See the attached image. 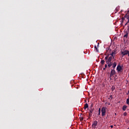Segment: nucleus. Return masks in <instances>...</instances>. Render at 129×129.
Wrapping results in <instances>:
<instances>
[{
  "instance_id": "nucleus-1",
  "label": "nucleus",
  "mask_w": 129,
  "mask_h": 129,
  "mask_svg": "<svg viewBox=\"0 0 129 129\" xmlns=\"http://www.w3.org/2000/svg\"><path fill=\"white\" fill-rule=\"evenodd\" d=\"M121 54L122 55V57H123V56H125V55H128L129 57V51L127 50H123L121 52Z\"/></svg>"
},
{
  "instance_id": "nucleus-2",
  "label": "nucleus",
  "mask_w": 129,
  "mask_h": 129,
  "mask_svg": "<svg viewBox=\"0 0 129 129\" xmlns=\"http://www.w3.org/2000/svg\"><path fill=\"white\" fill-rule=\"evenodd\" d=\"M102 112V116H104L105 115V113H106V108L103 107L101 109Z\"/></svg>"
},
{
  "instance_id": "nucleus-3",
  "label": "nucleus",
  "mask_w": 129,
  "mask_h": 129,
  "mask_svg": "<svg viewBox=\"0 0 129 129\" xmlns=\"http://www.w3.org/2000/svg\"><path fill=\"white\" fill-rule=\"evenodd\" d=\"M113 59H114V56L111 55L108 57V60H106V62L112 63L111 60H112Z\"/></svg>"
},
{
  "instance_id": "nucleus-4",
  "label": "nucleus",
  "mask_w": 129,
  "mask_h": 129,
  "mask_svg": "<svg viewBox=\"0 0 129 129\" xmlns=\"http://www.w3.org/2000/svg\"><path fill=\"white\" fill-rule=\"evenodd\" d=\"M117 71H118V72H122V67L119 64L117 67Z\"/></svg>"
},
{
  "instance_id": "nucleus-5",
  "label": "nucleus",
  "mask_w": 129,
  "mask_h": 129,
  "mask_svg": "<svg viewBox=\"0 0 129 129\" xmlns=\"http://www.w3.org/2000/svg\"><path fill=\"white\" fill-rule=\"evenodd\" d=\"M124 36L123 38H125V39H127V37H128V31H124Z\"/></svg>"
},
{
  "instance_id": "nucleus-6",
  "label": "nucleus",
  "mask_w": 129,
  "mask_h": 129,
  "mask_svg": "<svg viewBox=\"0 0 129 129\" xmlns=\"http://www.w3.org/2000/svg\"><path fill=\"white\" fill-rule=\"evenodd\" d=\"M124 18L125 19H126V20H128L127 22L125 23V26L127 25V24H128L129 23V14H126L125 16H124Z\"/></svg>"
},
{
  "instance_id": "nucleus-7",
  "label": "nucleus",
  "mask_w": 129,
  "mask_h": 129,
  "mask_svg": "<svg viewBox=\"0 0 129 129\" xmlns=\"http://www.w3.org/2000/svg\"><path fill=\"white\" fill-rule=\"evenodd\" d=\"M93 109H91L89 112V118H90L92 116V113L93 112Z\"/></svg>"
},
{
  "instance_id": "nucleus-8",
  "label": "nucleus",
  "mask_w": 129,
  "mask_h": 129,
  "mask_svg": "<svg viewBox=\"0 0 129 129\" xmlns=\"http://www.w3.org/2000/svg\"><path fill=\"white\" fill-rule=\"evenodd\" d=\"M97 123H98V122L97 120H95L93 124H92V127H93L94 128H95L96 127V125H97Z\"/></svg>"
},
{
  "instance_id": "nucleus-9",
  "label": "nucleus",
  "mask_w": 129,
  "mask_h": 129,
  "mask_svg": "<svg viewBox=\"0 0 129 129\" xmlns=\"http://www.w3.org/2000/svg\"><path fill=\"white\" fill-rule=\"evenodd\" d=\"M106 63L108 65V68H110V67H111V66H112V62H106Z\"/></svg>"
},
{
  "instance_id": "nucleus-10",
  "label": "nucleus",
  "mask_w": 129,
  "mask_h": 129,
  "mask_svg": "<svg viewBox=\"0 0 129 129\" xmlns=\"http://www.w3.org/2000/svg\"><path fill=\"white\" fill-rule=\"evenodd\" d=\"M113 70L115 69V67H116V62H114L113 63H112Z\"/></svg>"
},
{
  "instance_id": "nucleus-11",
  "label": "nucleus",
  "mask_w": 129,
  "mask_h": 129,
  "mask_svg": "<svg viewBox=\"0 0 129 129\" xmlns=\"http://www.w3.org/2000/svg\"><path fill=\"white\" fill-rule=\"evenodd\" d=\"M110 74H112V75H114L115 74V70L111 69Z\"/></svg>"
},
{
  "instance_id": "nucleus-12",
  "label": "nucleus",
  "mask_w": 129,
  "mask_h": 129,
  "mask_svg": "<svg viewBox=\"0 0 129 129\" xmlns=\"http://www.w3.org/2000/svg\"><path fill=\"white\" fill-rule=\"evenodd\" d=\"M127 106H126V105H123V107H122V110L124 111H125V110H126V108H127Z\"/></svg>"
},
{
  "instance_id": "nucleus-13",
  "label": "nucleus",
  "mask_w": 129,
  "mask_h": 129,
  "mask_svg": "<svg viewBox=\"0 0 129 129\" xmlns=\"http://www.w3.org/2000/svg\"><path fill=\"white\" fill-rule=\"evenodd\" d=\"M100 63L101 64V66H103V65H104V63H105V61H104V59L101 60Z\"/></svg>"
},
{
  "instance_id": "nucleus-14",
  "label": "nucleus",
  "mask_w": 129,
  "mask_h": 129,
  "mask_svg": "<svg viewBox=\"0 0 129 129\" xmlns=\"http://www.w3.org/2000/svg\"><path fill=\"white\" fill-rule=\"evenodd\" d=\"M116 54V52L115 51H114L113 52H112L111 53V54L110 55H111V56H114V57Z\"/></svg>"
},
{
  "instance_id": "nucleus-15",
  "label": "nucleus",
  "mask_w": 129,
  "mask_h": 129,
  "mask_svg": "<svg viewBox=\"0 0 129 129\" xmlns=\"http://www.w3.org/2000/svg\"><path fill=\"white\" fill-rule=\"evenodd\" d=\"M85 110L86 109V108H88V104L86 103L84 107Z\"/></svg>"
},
{
  "instance_id": "nucleus-16",
  "label": "nucleus",
  "mask_w": 129,
  "mask_h": 129,
  "mask_svg": "<svg viewBox=\"0 0 129 129\" xmlns=\"http://www.w3.org/2000/svg\"><path fill=\"white\" fill-rule=\"evenodd\" d=\"M119 10V8L118 7L116 8L115 11H116L115 13H117Z\"/></svg>"
},
{
  "instance_id": "nucleus-17",
  "label": "nucleus",
  "mask_w": 129,
  "mask_h": 129,
  "mask_svg": "<svg viewBox=\"0 0 129 129\" xmlns=\"http://www.w3.org/2000/svg\"><path fill=\"white\" fill-rule=\"evenodd\" d=\"M128 98H129V96H128ZM126 103L129 105V98L126 99Z\"/></svg>"
},
{
  "instance_id": "nucleus-18",
  "label": "nucleus",
  "mask_w": 129,
  "mask_h": 129,
  "mask_svg": "<svg viewBox=\"0 0 129 129\" xmlns=\"http://www.w3.org/2000/svg\"><path fill=\"white\" fill-rule=\"evenodd\" d=\"M115 89V87H114V86H112L111 87V90L112 91H113V90H114Z\"/></svg>"
},
{
  "instance_id": "nucleus-19",
  "label": "nucleus",
  "mask_w": 129,
  "mask_h": 129,
  "mask_svg": "<svg viewBox=\"0 0 129 129\" xmlns=\"http://www.w3.org/2000/svg\"><path fill=\"white\" fill-rule=\"evenodd\" d=\"M95 49H96L97 52H98V48L96 47V45H95L94 46Z\"/></svg>"
},
{
  "instance_id": "nucleus-20",
  "label": "nucleus",
  "mask_w": 129,
  "mask_h": 129,
  "mask_svg": "<svg viewBox=\"0 0 129 129\" xmlns=\"http://www.w3.org/2000/svg\"><path fill=\"white\" fill-rule=\"evenodd\" d=\"M104 60H106V61H107V60H108V56H105Z\"/></svg>"
},
{
  "instance_id": "nucleus-21",
  "label": "nucleus",
  "mask_w": 129,
  "mask_h": 129,
  "mask_svg": "<svg viewBox=\"0 0 129 129\" xmlns=\"http://www.w3.org/2000/svg\"><path fill=\"white\" fill-rule=\"evenodd\" d=\"M110 98H111V99H112V98H113V97H112V95H110L109 98H108V99H110Z\"/></svg>"
},
{
  "instance_id": "nucleus-22",
  "label": "nucleus",
  "mask_w": 129,
  "mask_h": 129,
  "mask_svg": "<svg viewBox=\"0 0 129 129\" xmlns=\"http://www.w3.org/2000/svg\"><path fill=\"white\" fill-rule=\"evenodd\" d=\"M112 76H113V75L110 74V80H111V77H112Z\"/></svg>"
},
{
  "instance_id": "nucleus-23",
  "label": "nucleus",
  "mask_w": 129,
  "mask_h": 129,
  "mask_svg": "<svg viewBox=\"0 0 129 129\" xmlns=\"http://www.w3.org/2000/svg\"><path fill=\"white\" fill-rule=\"evenodd\" d=\"M127 114V113L126 112H124V113H123V115L124 116H126Z\"/></svg>"
},
{
  "instance_id": "nucleus-24",
  "label": "nucleus",
  "mask_w": 129,
  "mask_h": 129,
  "mask_svg": "<svg viewBox=\"0 0 129 129\" xmlns=\"http://www.w3.org/2000/svg\"><path fill=\"white\" fill-rule=\"evenodd\" d=\"M80 119L81 121L83 120V117H80Z\"/></svg>"
},
{
  "instance_id": "nucleus-25",
  "label": "nucleus",
  "mask_w": 129,
  "mask_h": 129,
  "mask_svg": "<svg viewBox=\"0 0 129 129\" xmlns=\"http://www.w3.org/2000/svg\"><path fill=\"white\" fill-rule=\"evenodd\" d=\"M124 19H125V18H124V17L122 18V21H124Z\"/></svg>"
},
{
  "instance_id": "nucleus-26",
  "label": "nucleus",
  "mask_w": 129,
  "mask_h": 129,
  "mask_svg": "<svg viewBox=\"0 0 129 129\" xmlns=\"http://www.w3.org/2000/svg\"><path fill=\"white\" fill-rule=\"evenodd\" d=\"M105 68H107V64H105Z\"/></svg>"
},
{
  "instance_id": "nucleus-27",
  "label": "nucleus",
  "mask_w": 129,
  "mask_h": 129,
  "mask_svg": "<svg viewBox=\"0 0 129 129\" xmlns=\"http://www.w3.org/2000/svg\"><path fill=\"white\" fill-rule=\"evenodd\" d=\"M127 31H128V33H129V26H128V27H127Z\"/></svg>"
},
{
  "instance_id": "nucleus-28",
  "label": "nucleus",
  "mask_w": 129,
  "mask_h": 129,
  "mask_svg": "<svg viewBox=\"0 0 129 129\" xmlns=\"http://www.w3.org/2000/svg\"><path fill=\"white\" fill-rule=\"evenodd\" d=\"M110 127H111V128H112L113 127V125H111L110 126Z\"/></svg>"
},
{
  "instance_id": "nucleus-29",
  "label": "nucleus",
  "mask_w": 129,
  "mask_h": 129,
  "mask_svg": "<svg viewBox=\"0 0 129 129\" xmlns=\"http://www.w3.org/2000/svg\"><path fill=\"white\" fill-rule=\"evenodd\" d=\"M97 47H99V43H98Z\"/></svg>"
},
{
  "instance_id": "nucleus-30",
  "label": "nucleus",
  "mask_w": 129,
  "mask_h": 129,
  "mask_svg": "<svg viewBox=\"0 0 129 129\" xmlns=\"http://www.w3.org/2000/svg\"><path fill=\"white\" fill-rule=\"evenodd\" d=\"M105 69H106V68H104L103 69V70H105Z\"/></svg>"
},
{
  "instance_id": "nucleus-31",
  "label": "nucleus",
  "mask_w": 129,
  "mask_h": 129,
  "mask_svg": "<svg viewBox=\"0 0 129 129\" xmlns=\"http://www.w3.org/2000/svg\"><path fill=\"white\" fill-rule=\"evenodd\" d=\"M99 112H100V108L99 109Z\"/></svg>"
},
{
  "instance_id": "nucleus-32",
  "label": "nucleus",
  "mask_w": 129,
  "mask_h": 129,
  "mask_svg": "<svg viewBox=\"0 0 129 129\" xmlns=\"http://www.w3.org/2000/svg\"><path fill=\"white\" fill-rule=\"evenodd\" d=\"M108 105H110V103H109V104H108Z\"/></svg>"
},
{
  "instance_id": "nucleus-33",
  "label": "nucleus",
  "mask_w": 129,
  "mask_h": 129,
  "mask_svg": "<svg viewBox=\"0 0 129 129\" xmlns=\"http://www.w3.org/2000/svg\"><path fill=\"white\" fill-rule=\"evenodd\" d=\"M99 114H100V112H99Z\"/></svg>"
},
{
  "instance_id": "nucleus-34",
  "label": "nucleus",
  "mask_w": 129,
  "mask_h": 129,
  "mask_svg": "<svg viewBox=\"0 0 129 129\" xmlns=\"http://www.w3.org/2000/svg\"><path fill=\"white\" fill-rule=\"evenodd\" d=\"M115 115H116V113H115Z\"/></svg>"
}]
</instances>
